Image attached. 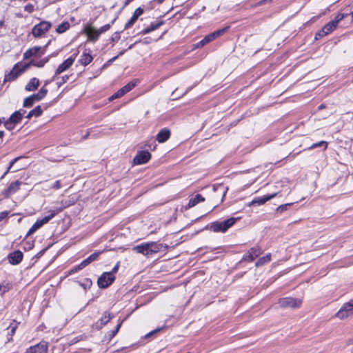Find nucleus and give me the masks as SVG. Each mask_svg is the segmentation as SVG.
<instances>
[{
	"instance_id": "1",
	"label": "nucleus",
	"mask_w": 353,
	"mask_h": 353,
	"mask_svg": "<svg viewBox=\"0 0 353 353\" xmlns=\"http://www.w3.org/2000/svg\"><path fill=\"white\" fill-rule=\"evenodd\" d=\"M161 248V244L152 241L138 245L134 247L133 250L145 256H150L159 252Z\"/></svg>"
},
{
	"instance_id": "2",
	"label": "nucleus",
	"mask_w": 353,
	"mask_h": 353,
	"mask_svg": "<svg viewBox=\"0 0 353 353\" xmlns=\"http://www.w3.org/2000/svg\"><path fill=\"white\" fill-rule=\"evenodd\" d=\"M62 210V208H59L57 210H50V214L46 216L42 219H38L37 221L32 225L30 230L27 232V236H30L34 234L37 230H39L41 227H42L44 224L49 222L57 212H59Z\"/></svg>"
},
{
	"instance_id": "3",
	"label": "nucleus",
	"mask_w": 353,
	"mask_h": 353,
	"mask_svg": "<svg viewBox=\"0 0 353 353\" xmlns=\"http://www.w3.org/2000/svg\"><path fill=\"white\" fill-rule=\"evenodd\" d=\"M26 113V110L21 109L15 111L12 115L6 120L5 127L8 130H12L14 128L15 125L19 123L23 118V114Z\"/></svg>"
},
{
	"instance_id": "4",
	"label": "nucleus",
	"mask_w": 353,
	"mask_h": 353,
	"mask_svg": "<svg viewBox=\"0 0 353 353\" xmlns=\"http://www.w3.org/2000/svg\"><path fill=\"white\" fill-rule=\"evenodd\" d=\"M353 315V298L344 303L336 312V316L339 319H345Z\"/></svg>"
},
{
	"instance_id": "5",
	"label": "nucleus",
	"mask_w": 353,
	"mask_h": 353,
	"mask_svg": "<svg viewBox=\"0 0 353 353\" xmlns=\"http://www.w3.org/2000/svg\"><path fill=\"white\" fill-rule=\"evenodd\" d=\"M281 308H298L302 303V299L293 297H284L278 302Z\"/></svg>"
},
{
	"instance_id": "6",
	"label": "nucleus",
	"mask_w": 353,
	"mask_h": 353,
	"mask_svg": "<svg viewBox=\"0 0 353 353\" xmlns=\"http://www.w3.org/2000/svg\"><path fill=\"white\" fill-rule=\"evenodd\" d=\"M51 26L50 22L46 21H41L33 27L32 33L34 37H40L48 32Z\"/></svg>"
},
{
	"instance_id": "7",
	"label": "nucleus",
	"mask_w": 353,
	"mask_h": 353,
	"mask_svg": "<svg viewBox=\"0 0 353 353\" xmlns=\"http://www.w3.org/2000/svg\"><path fill=\"white\" fill-rule=\"evenodd\" d=\"M27 65L17 63L12 70L5 76V81H11L14 80L18 76L23 73L27 69Z\"/></svg>"
},
{
	"instance_id": "8",
	"label": "nucleus",
	"mask_w": 353,
	"mask_h": 353,
	"mask_svg": "<svg viewBox=\"0 0 353 353\" xmlns=\"http://www.w3.org/2000/svg\"><path fill=\"white\" fill-rule=\"evenodd\" d=\"M115 276L112 273L104 272L98 279L97 283L100 288H106L114 281Z\"/></svg>"
},
{
	"instance_id": "9",
	"label": "nucleus",
	"mask_w": 353,
	"mask_h": 353,
	"mask_svg": "<svg viewBox=\"0 0 353 353\" xmlns=\"http://www.w3.org/2000/svg\"><path fill=\"white\" fill-rule=\"evenodd\" d=\"M75 57L76 55L74 54V57L68 58L62 63H61L55 70L54 75L52 77V80H55L59 74L67 70L73 64L75 60Z\"/></svg>"
},
{
	"instance_id": "10",
	"label": "nucleus",
	"mask_w": 353,
	"mask_h": 353,
	"mask_svg": "<svg viewBox=\"0 0 353 353\" xmlns=\"http://www.w3.org/2000/svg\"><path fill=\"white\" fill-rule=\"evenodd\" d=\"M47 343L45 341H41L39 343L28 348L25 353H47Z\"/></svg>"
},
{
	"instance_id": "11",
	"label": "nucleus",
	"mask_w": 353,
	"mask_h": 353,
	"mask_svg": "<svg viewBox=\"0 0 353 353\" xmlns=\"http://www.w3.org/2000/svg\"><path fill=\"white\" fill-rule=\"evenodd\" d=\"M262 253L261 249L259 246L252 248L243 257L244 261H253Z\"/></svg>"
},
{
	"instance_id": "12",
	"label": "nucleus",
	"mask_w": 353,
	"mask_h": 353,
	"mask_svg": "<svg viewBox=\"0 0 353 353\" xmlns=\"http://www.w3.org/2000/svg\"><path fill=\"white\" fill-rule=\"evenodd\" d=\"M151 158V154L145 150L140 152L134 158L135 164L141 165L147 163Z\"/></svg>"
},
{
	"instance_id": "13",
	"label": "nucleus",
	"mask_w": 353,
	"mask_h": 353,
	"mask_svg": "<svg viewBox=\"0 0 353 353\" xmlns=\"http://www.w3.org/2000/svg\"><path fill=\"white\" fill-rule=\"evenodd\" d=\"M143 13V9L141 8H137L131 18L129 19V21L125 24L124 28L125 29H129L131 28L135 22L137 21L139 17H140Z\"/></svg>"
},
{
	"instance_id": "14",
	"label": "nucleus",
	"mask_w": 353,
	"mask_h": 353,
	"mask_svg": "<svg viewBox=\"0 0 353 353\" xmlns=\"http://www.w3.org/2000/svg\"><path fill=\"white\" fill-rule=\"evenodd\" d=\"M85 32L88 36V41L95 42L98 40L99 37H100L98 31L97 29L88 26L85 28Z\"/></svg>"
},
{
	"instance_id": "15",
	"label": "nucleus",
	"mask_w": 353,
	"mask_h": 353,
	"mask_svg": "<svg viewBox=\"0 0 353 353\" xmlns=\"http://www.w3.org/2000/svg\"><path fill=\"white\" fill-rule=\"evenodd\" d=\"M23 259V253L17 250L8 255V260L11 264L17 265L19 264Z\"/></svg>"
},
{
	"instance_id": "16",
	"label": "nucleus",
	"mask_w": 353,
	"mask_h": 353,
	"mask_svg": "<svg viewBox=\"0 0 353 353\" xmlns=\"http://www.w3.org/2000/svg\"><path fill=\"white\" fill-rule=\"evenodd\" d=\"M41 51V54H43L45 52V50L40 47V46H34L33 48H30L24 54L23 57L25 59H29L33 56L37 55L38 53H39Z\"/></svg>"
},
{
	"instance_id": "17",
	"label": "nucleus",
	"mask_w": 353,
	"mask_h": 353,
	"mask_svg": "<svg viewBox=\"0 0 353 353\" xmlns=\"http://www.w3.org/2000/svg\"><path fill=\"white\" fill-rule=\"evenodd\" d=\"M21 182L19 181H14L10 183L8 188L4 192L5 197H8L10 195L15 193L19 190Z\"/></svg>"
},
{
	"instance_id": "18",
	"label": "nucleus",
	"mask_w": 353,
	"mask_h": 353,
	"mask_svg": "<svg viewBox=\"0 0 353 353\" xmlns=\"http://www.w3.org/2000/svg\"><path fill=\"white\" fill-rule=\"evenodd\" d=\"M170 137V132L167 128L161 129L157 135V140L159 143H164Z\"/></svg>"
},
{
	"instance_id": "19",
	"label": "nucleus",
	"mask_w": 353,
	"mask_h": 353,
	"mask_svg": "<svg viewBox=\"0 0 353 353\" xmlns=\"http://www.w3.org/2000/svg\"><path fill=\"white\" fill-rule=\"evenodd\" d=\"M92 59H93V58H92V55L90 54V52H87V50H85L81 54L79 62L81 65L85 66V65H88L90 63H91Z\"/></svg>"
},
{
	"instance_id": "20",
	"label": "nucleus",
	"mask_w": 353,
	"mask_h": 353,
	"mask_svg": "<svg viewBox=\"0 0 353 353\" xmlns=\"http://www.w3.org/2000/svg\"><path fill=\"white\" fill-rule=\"evenodd\" d=\"M39 85V81L38 79L34 77L32 78L28 83L26 85V90L27 91H34L37 89L38 86Z\"/></svg>"
},
{
	"instance_id": "21",
	"label": "nucleus",
	"mask_w": 353,
	"mask_h": 353,
	"mask_svg": "<svg viewBox=\"0 0 353 353\" xmlns=\"http://www.w3.org/2000/svg\"><path fill=\"white\" fill-rule=\"evenodd\" d=\"M276 193H274V194H272L270 195H268V196H263V197H258V198H256L254 199L252 201V204H254V203H257L258 205H262V204H264L265 202H267L268 201L270 200L271 199L274 198V196H276Z\"/></svg>"
},
{
	"instance_id": "22",
	"label": "nucleus",
	"mask_w": 353,
	"mask_h": 353,
	"mask_svg": "<svg viewBox=\"0 0 353 353\" xmlns=\"http://www.w3.org/2000/svg\"><path fill=\"white\" fill-rule=\"evenodd\" d=\"M210 230L214 232H225L221 221H214L210 224Z\"/></svg>"
},
{
	"instance_id": "23",
	"label": "nucleus",
	"mask_w": 353,
	"mask_h": 353,
	"mask_svg": "<svg viewBox=\"0 0 353 353\" xmlns=\"http://www.w3.org/2000/svg\"><path fill=\"white\" fill-rule=\"evenodd\" d=\"M47 93H48V89L46 88H45V86H43L39 90L38 93L34 94L31 96H32V97H33L35 99V101H39L46 96Z\"/></svg>"
},
{
	"instance_id": "24",
	"label": "nucleus",
	"mask_w": 353,
	"mask_h": 353,
	"mask_svg": "<svg viewBox=\"0 0 353 353\" xmlns=\"http://www.w3.org/2000/svg\"><path fill=\"white\" fill-rule=\"evenodd\" d=\"M205 201V198L202 196V195L197 194L194 198L190 199L188 206V208H192L198 204L200 202H203Z\"/></svg>"
},
{
	"instance_id": "25",
	"label": "nucleus",
	"mask_w": 353,
	"mask_h": 353,
	"mask_svg": "<svg viewBox=\"0 0 353 353\" xmlns=\"http://www.w3.org/2000/svg\"><path fill=\"white\" fill-rule=\"evenodd\" d=\"M43 110H41V105H37L34 109L30 110L27 114L26 118L30 119L32 117H38L41 115Z\"/></svg>"
},
{
	"instance_id": "26",
	"label": "nucleus",
	"mask_w": 353,
	"mask_h": 353,
	"mask_svg": "<svg viewBox=\"0 0 353 353\" xmlns=\"http://www.w3.org/2000/svg\"><path fill=\"white\" fill-rule=\"evenodd\" d=\"M137 81H130L128 83H127L125 85H124L123 88H121V92L123 94V95L130 91H131L137 85Z\"/></svg>"
},
{
	"instance_id": "27",
	"label": "nucleus",
	"mask_w": 353,
	"mask_h": 353,
	"mask_svg": "<svg viewBox=\"0 0 353 353\" xmlns=\"http://www.w3.org/2000/svg\"><path fill=\"white\" fill-rule=\"evenodd\" d=\"M113 317V314H110L108 312H104L102 317L99 320L101 323V327L106 325Z\"/></svg>"
},
{
	"instance_id": "28",
	"label": "nucleus",
	"mask_w": 353,
	"mask_h": 353,
	"mask_svg": "<svg viewBox=\"0 0 353 353\" xmlns=\"http://www.w3.org/2000/svg\"><path fill=\"white\" fill-rule=\"evenodd\" d=\"M91 263V261L88 258H86L85 259H84L80 264H79L78 265L75 266L72 270H71V272L72 273H74V272H78L79 270H82L84 268H85L87 265H88L90 263Z\"/></svg>"
},
{
	"instance_id": "29",
	"label": "nucleus",
	"mask_w": 353,
	"mask_h": 353,
	"mask_svg": "<svg viewBox=\"0 0 353 353\" xmlns=\"http://www.w3.org/2000/svg\"><path fill=\"white\" fill-rule=\"evenodd\" d=\"M91 263V261L88 258H86L85 259H84L80 264H79L78 265L75 266L72 270H71V272L72 273H74V272H78L79 270H82L84 268H85L87 265H88L90 263Z\"/></svg>"
},
{
	"instance_id": "30",
	"label": "nucleus",
	"mask_w": 353,
	"mask_h": 353,
	"mask_svg": "<svg viewBox=\"0 0 353 353\" xmlns=\"http://www.w3.org/2000/svg\"><path fill=\"white\" fill-rule=\"evenodd\" d=\"M271 261V254H267L265 256L261 257L256 262L255 265L256 267L262 266L264 264L270 262Z\"/></svg>"
},
{
	"instance_id": "31",
	"label": "nucleus",
	"mask_w": 353,
	"mask_h": 353,
	"mask_svg": "<svg viewBox=\"0 0 353 353\" xmlns=\"http://www.w3.org/2000/svg\"><path fill=\"white\" fill-rule=\"evenodd\" d=\"M70 27V23L68 21H63L58 26L56 29V32L59 34H62L68 30Z\"/></svg>"
},
{
	"instance_id": "32",
	"label": "nucleus",
	"mask_w": 353,
	"mask_h": 353,
	"mask_svg": "<svg viewBox=\"0 0 353 353\" xmlns=\"http://www.w3.org/2000/svg\"><path fill=\"white\" fill-rule=\"evenodd\" d=\"M236 219V218L231 217L227 220L221 221L223 225V230L225 232L235 223Z\"/></svg>"
},
{
	"instance_id": "33",
	"label": "nucleus",
	"mask_w": 353,
	"mask_h": 353,
	"mask_svg": "<svg viewBox=\"0 0 353 353\" xmlns=\"http://www.w3.org/2000/svg\"><path fill=\"white\" fill-rule=\"evenodd\" d=\"M228 29V27H225L224 28L217 30L213 32L212 33L210 34V35L211 38L212 39V40H214L216 38L223 34L227 31Z\"/></svg>"
},
{
	"instance_id": "34",
	"label": "nucleus",
	"mask_w": 353,
	"mask_h": 353,
	"mask_svg": "<svg viewBox=\"0 0 353 353\" xmlns=\"http://www.w3.org/2000/svg\"><path fill=\"white\" fill-rule=\"evenodd\" d=\"M212 39L211 38L210 34L205 36L202 40H201L199 43L196 44V48H201L206 45L207 43L212 41Z\"/></svg>"
},
{
	"instance_id": "35",
	"label": "nucleus",
	"mask_w": 353,
	"mask_h": 353,
	"mask_svg": "<svg viewBox=\"0 0 353 353\" xmlns=\"http://www.w3.org/2000/svg\"><path fill=\"white\" fill-rule=\"evenodd\" d=\"M48 61V59L46 58L41 60H32L30 61V64L37 66L39 68L43 67L47 62Z\"/></svg>"
},
{
	"instance_id": "36",
	"label": "nucleus",
	"mask_w": 353,
	"mask_h": 353,
	"mask_svg": "<svg viewBox=\"0 0 353 353\" xmlns=\"http://www.w3.org/2000/svg\"><path fill=\"white\" fill-rule=\"evenodd\" d=\"M336 28V26L331 21L323 26V29L328 34L334 31Z\"/></svg>"
},
{
	"instance_id": "37",
	"label": "nucleus",
	"mask_w": 353,
	"mask_h": 353,
	"mask_svg": "<svg viewBox=\"0 0 353 353\" xmlns=\"http://www.w3.org/2000/svg\"><path fill=\"white\" fill-rule=\"evenodd\" d=\"M11 288L12 285L9 283H3L2 284H0V295L8 292Z\"/></svg>"
},
{
	"instance_id": "38",
	"label": "nucleus",
	"mask_w": 353,
	"mask_h": 353,
	"mask_svg": "<svg viewBox=\"0 0 353 353\" xmlns=\"http://www.w3.org/2000/svg\"><path fill=\"white\" fill-rule=\"evenodd\" d=\"M35 101V99L33 97H32V96H30L24 99L23 104V107L30 108L33 105Z\"/></svg>"
},
{
	"instance_id": "39",
	"label": "nucleus",
	"mask_w": 353,
	"mask_h": 353,
	"mask_svg": "<svg viewBox=\"0 0 353 353\" xmlns=\"http://www.w3.org/2000/svg\"><path fill=\"white\" fill-rule=\"evenodd\" d=\"M318 147H323V150H325L327 147V143L326 141H321L318 143H314L309 148V149H313Z\"/></svg>"
},
{
	"instance_id": "40",
	"label": "nucleus",
	"mask_w": 353,
	"mask_h": 353,
	"mask_svg": "<svg viewBox=\"0 0 353 353\" xmlns=\"http://www.w3.org/2000/svg\"><path fill=\"white\" fill-rule=\"evenodd\" d=\"M347 14L343 13H339L332 21L337 26L338 23L343 20Z\"/></svg>"
},
{
	"instance_id": "41",
	"label": "nucleus",
	"mask_w": 353,
	"mask_h": 353,
	"mask_svg": "<svg viewBox=\"0 0 353 353\" xmlns=\"http://www.w3.org/2000/svg\"><path fill=\"white\" fill-rule=\"evenodd\" d=\"M163 24H164V21H160L155 23H151L148 27L150 28L151 31H154V30L158 29Z\"/></svg>"
},
{
	"instance_id": "42",
	"label": "nucleus",
	"mask_w": 353,
	"mask_h": 353,
	"mask_svg": "<svg viewBox=\"0 0 353 353\" xmlns=\"http://www.w3.org/2000/svg\"><path fill=\"white\" fill-rule=\"evenodd\" d=\"M69 79L68 75H64L60 78V80L57 82V85L60 88L62 85L66 83Z\"/></svg>"
},
{
	"instance_id": "43",
	"label": "nucleus",
	"mask_w": 353,
	"mask_h": 353,
	"mask_svg": "<svg viewBox=\"0 0 353 353\" xmlns=\"http://www.w3.org/2000/svg\"><path fill=\"white\" fill-rule=\"evenodd\" d=\"M292 203H285L283 205H281L277 208L276 211L282 212L285 210H287L292 205Z\"/></svg>"
},
{
	"instance_id": "44",
	"label": "nucleus",
	"mask_w": 353,
	"mask_h": 353,
	"mask_svg": "<svg viewBox=\"0 0 353 353\" xmlns=\"http://www.w3.org/2000/svg\"><path fill=\"white\" fill-rule=\"evenodd\" d=\"M110 24H105L104 26H103L102 27H101L99 29H97L99 35H101L102 33L108 31V30H110Z\"/></svg>"
},
{
	"instance_id": "45",
	"label": "nucleus",
	"mask_w": 353,
	"mask_h": 353,
	"mask_svg": "<svg viewBox=\"0 0 353 353\" xmlns=\"http://www.w3.org/2000/svg\"><path fill=\"white\" fill-rule=\"evenodd\" d=\"M123 96V94L121 92V90L119 89L117 92H116L114 94H113L110 98V101H112L114 99H118Z\"/></svg>"
},
{
	"instance_id": "46",
	"label": "nucleus",
	"mask_w": 353,
	"mask_h": 353,
	"mask_svg": "<svg viewBox=\"0 0 353 353\" xmlns=\"http://www.w3.org/2000/svg\"><path fill=\"white\" fill-rule=\"evenodd\" d=\"M20 159V157H17V158H14V159H12L10 162V165L9 167L8 168L7 170L5 172V173L3 174L2 177L1 178H3L4 176L8 173V172L10 171V168L13 166V165Z\"/></svg>"
},
{
	"instance_id": "47",
	"label": "nucleus",
	"mask_w": 353,
	"mask_h": 353,
	"mask_svg": "<svg viewBox=\"0 0 353 353\" xmlns=\"http://www.w3.org/2000/svg\"><path fill=\"white\" fill-rule=\"evenodd\" d=\"M327 35V33L325 31L323 28H322L319 32H317L315 35V39H319L321 37Z\"/></svg>"
},
{
	"instance_id": "48",
	"label": "nucleus",
	"mask_w": 353,
	"mask_h": 353,
	"mask_svg": "<svg viewBox=\"0 0 353 353\" xmlns=\"http://www.w3.org/2000/svg\"><path fill=\"white\" fill-rule=\"evenodd\" d=\"M327 35V33L325 31L323 28H322L319 32H317L315 35V39H319L321 37Z\"/></svg>"
},
{
	"instance_id": "49",
	"label": "nucleus",
	"mask_w": 353,
	"mask_h": 353,
	"mask_svg": "<svg viewBox=\"0 0 353 353\" xmlns=\"http://www.w3.org/2000/svg\"><path fill=\"white\" fill-rule=\"evenodd\" d=\"M102 252H95L92 253L90 256H88V259L91 261V262L97 260L98 256L101 254Z\"/></svg>"
},
{
	"instance_id": "50",
	"label": "nucleus",
	"mask_w": 353,
	"mask_h": 353,
	"mask_svg": "<svg viewBox=\"0 0 353 353\" xmlns=\"http://www.w3.org/2000/svg\"><path fill=\"white\" fill-rule=\"evenodd\" d=\"M120 327H121V323L118 324L114 330L110 331V332L109 334L110 338L114 337L117 334Z\"/></svg>"
},
{
	"instance_id": "51",
	"label": "nucleus",
	"mask_w": 353,
	"mask_h": 353,
	"mask_svg": "<svg viewBox=\"0 0 353 353\" xmlns=\"http://www.w3.org/2000/svg\"><path fill=\"white\" fill-rule=\"evenodd\" d=\"M61 187V181L59 180H57L54 182V183L53 184L52 186H48L47 188H54V189H56V190H59L60 189Z\"/></svg>"
},
{
	"instance_id": "52",
	"label": "nucleus",
	"mask_w": 353,
	"mask_h": 353,
	"mask_svg": "<svg viewBox=\"0 0 353 353\" xmlns=\"http://www.w3.org/2000/svg\"><path fill=\"white\" fill-rule=\"evenodd\" d=\"M120 39V33L119 32H116L111 37V41L113 42L119 41Z\"/></svg>"
},
{
	"instance_id": "53",
	"label": "nucleus",
	"mask_w": 353,
	"mask_h": 353,
	"mask_svg": "<svg viewBox=\"0 0 353 353\" xmlns=\"http://www.w3.org/2000/svg\"><path fill=\"white\" fill-rule=\"evenodd\" d=\"M24 10L31 13L34 11V6L32 4H28L24 7Z\"/></svg>"
},
{
	"instance_id": "54",
	"label": "nucleus",
	"mask_w": 353,
	"mask_h": 353,
	"mask_svg": "<svg viewBox=\"0 0 353 353\" xmlns=\"http://www.w3.org/2000/svg\"><path fill=\"white\" fill-rule=\"evenodd\" d=\"M119 267V263H117L114 267L112 268L111 272H108L109 273H112V275H114V274L118 271Z\"/></svg>"
},
{
	"instance_id": "55",
	"label": "nucleus",
	"mask_w": 353,
	"mask_h": 353,
	"mask_svg": "<svg viewBox=\"0 0 353 353\" xmlns=\"http://www.w3.org/2000/svg\"><path fill=\"white\" fill-rule=\"evenodd\" d=\"M8 215V212L7 211H3L0 213V221L4 219Z\"/></svg>"
},
{
	"instance_id": "56",
	"label": "nucleus",
	"mask_w": 353,
	"mask_h": 353,
	"mask_svg": "<svg viewBox=\"0 0 353 353\" xmlns=\"http://www.w3.org/2000/svg\"><path fill=\"white\" fill-rule=\"evenodd\" d=\"M161 329H162V328H157V329H156V330H153V331H152V332H149V333L145 336V337H149L150 336L152 335L153 334H154V333H157V332H159Z\"/></svg>"
},
{
	"instance_id": "57",
	"label": "nucleus",
	"mask_w": 353,
	"mask_h": 353,
	"mask_svg": "<svg viewBox=\"0 0 353 353\" xmlns=\"http://www.w3.org/2000/svg\"><path fill=\"white\" fill-rule=\"evenodd\" d=\"M152 31L150 30V28L149 27H147L146 28H145L144 30H143L141 31V34H148L150 32H151Z\"/></svg>"
},
{
	"instance_id": "58",
	"label": "nucleus",
	"mask_w": 353,
	"mask_h": 353,
	"mask_svg": "<svg viewBox=\"0 0 353 353\" xmlns=\"http://www.w3.org/2000/svg\"><path fill=\"white\" fill-rule=\"evenodd\" d=\"M90 130H88L86 132L85 134L83 137V139H88V137L90 136Z\"/></svg>"
},
{
	"instance_id": "59",
	"label": "nucleus",
	"mask_w": 353,
	"mask_h": 353,
	"mask_svg": "<svg viewBox=\"0 0 353 353\" xmlns=\"http://www.w3.org/2000/svg\"><path fill=\"white\" fill-rule=\"evenodd\" d=\"M4 136V132L2 130H0V139H2Z\"/></svg>"
},
{
	"instance_id": "60",
	"label": "nucleus",
	"mask_w": 353,
	"mask_h": 353,
	"mask_svg": "<svg viewBox=\"0 0 353 353\" xmlns=\"http://www.w3.org/2000/svg\"><path fill=\"white\" fill-rule=\"evenodd\" d=\"M5 121H6L5 118H3H3H0V125H1L2 123H5Z\"/></svg>"
},
{
	"instance_id": "61",
	"label": "nucleus",
	"mask_w": 353,
	"mask_h": 353,
	"mask_svg": "<svg viewBox=\"0 0 353 353\" xmlns=\"http://www.w3.org/2000/svg\"><path fill=\"white\" fill-rule=\"evenodd\" d=\"M155 1H157L158 3H162L165 0H154Z\"/></svg>"
},
{
	"instance_id": "62",
	"label": "nucleus",
	"mask_w": 353,
	"mask_h": 353,
	"mask_svg": "<svg viewBox=\"0 0 353 353\" xmlns=\"http://www.w3.org/2000/svg\"><path fill=\"white\" fill-rule=\"evenodd\" d=\"M15 329H16V327H12V329H11V332H12V334L14 332Z\"/></svg>"
},
{
	"instance_id": "63",
	"label": "nucleus",
	"mask_w": 353,
	"mask_h": 353,
	"mask_svg": "<svg viewBox=\"0 0 353 353\" xmlns=\"http://www.w3.org/2000/svg\"><path fill=\"white\" fill-rule=\"evenodd\" d=\"M125 50H123V51H121V52L119 54V56L125 53Z\"/></svg>"
},
{
	"instance_id": "64",
	"label": "nucleus",
	"mask_w": 353,
	"mask_h": 353,
	"mask_svg": "<svg viewBox=\"0 0 353 353\" xmlns=\"http://www.w3.org/2000/svg\"><path fill=\"white\" fill-rule=\"evenodd\" d=\"M271 0H263L262 1L260 2V3H262L263 2H266V1H270Z\"/></svg>"
}]
</instances>
